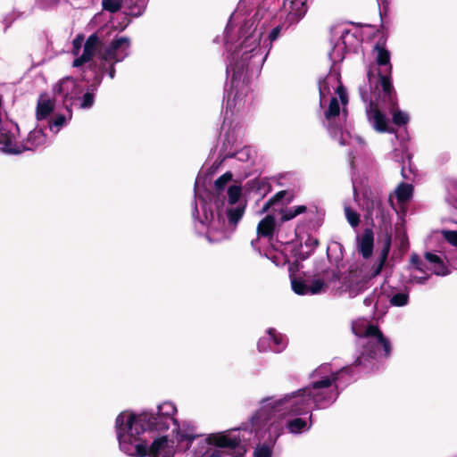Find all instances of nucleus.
<instances>
[{
    "instance_id": "obj_1",
    "label": "nucleus",
    "mask_w": 457,
    "mask_h": 457,
    "mask_svg": "<svg viewBox=\"0 0 457 457\" xmlns=\"http://www.w3.org/2000/svg\"><path fill=\"white\" fill-rule=\"evenodd\" d=\"M344 370L336 371L330 364H322L311 374L309 386L279 399H262L251 419L252 428L256 433L264 428L268 439L274 443L283 432L285 417L310 415L312 405L325 409L337 400L339 395L337 382Z\"/></svg>"
},
{
    "instance_id": "obj_2",
    "label": "nucleus",
    "mask_w": 457,
    "mask_h": 457,
    "mask_svg": "<svg viewBox=\"0 0 457 457\" xmlns=\"http://www.w3.org/2000/svg\"><path fill=\"white\" fill-rule=\"evenodd\" d=\"M232 178V173L227 171L214 181L210 201L200 199L202 214L196 204L194 207L193 217L198 220L195 229L205 234L210 242L228 237L245 213V204L240 200L242 188L238 185H228Z\"/></svg>"
},
{
    "instance_id": "obj_3",
    "label": "nucleus",
    "mask_w": 457,
    "mask_h": 457,
    "mask_svg": "<svg viewBox=\"0 0 457 457\" xmlns=\"http://www.w3.org/2000/svg\"><path fill=\"white\" fill-rule=\"evenodd\" d=\"M266 11L258 9L253 14H248L242 21L239 28L238 45L231 53L234 60L247 62L252 69L259 71L266 61L272 47L281 33L290 26L285 22L274 27L269 33L267 38L262 40L269 20Z\"/></svg>"
},
{
    "instance_id": "obj_4",
    "label": "nucleus",
    "mask_w": 457,
    "mask_h": 457,
    "mask_svg": "<svg viewBox=\"0 0 457 457\" xmlns=\"http://www.w3.org/2000/svg\"><path fill=\"white\" fill-rule=\"evenodd\" d=\"M320 105L324 109L323 125L330 136L339 145L352 144L349 132H343L346 121L348 97L341 81L339 73L331 71L322 80L319 81Z\"/></svg>"
},
{
    "instance_id": "obj_5",
    "label": "nucleus",
    "mask_w": 457,
    "mask_h": 457,
    "mask_svg": "<svg viewBox=\"0 0 457 457\" xmlns=\"http://www.w3.org/2000/svg\"><path fill=\"white\" fill-rule=\"evenodd\" d=\"M352 329L358 338L356 344L360 352L354 361L355 366L372 370L378 361L389 356L390 341L378 327L370 324L367 320L359 319L353 322Z\"/></svg>"
},
{
    "instance_id": "obj_6",
    "label": "nucleus",
    "mask_w": 457,
    "mask_h": 457,
    "mask_svg": "<svg viewBox=\"0 0 457 457\" xmlns=\"http://www.w3.org/2000/svg\"><path fill=\"white\" fill-rule=\"evenodd\" d=\"M146 415L121 411L115 420V431L120 450L132 457H145L147 454V443L142 438L145 431Z\"/></svg>"
},
{
    "instance_id": "obj_7",
    "label": "nucleus",
    "mask_w": 457,
    "mask_h": 457,
    "mask_svg": "<svg viewBox=\"0 0 457 457\" xmlns=\"http://www.w3.org/2000/svg\"><path fill=\"white\" fill-rule=\"evenodd\" d=\"M227 75L231 77V87L228 94L226 113L231 114L245 110L251 105L252 96L249 95V87L245 83L248 72L257 71L250 67L247 62L234 60V54L228 57Z\"/></svg>"
},
{
    "instance_id": "obj_8",
    "label": "nucleus",
    "mask_w": 457,
    "mask_h": 457,
    "mask_svg": "<svg viewBox=\"0 0 457 457\" xmlns=\"http://www.w3.org/2000/svg\"><path fill=\"white\" fill-rule=\"evenodd\" d=\"M177 413L176 405L170 401H164L157 405L154 417L149 421L156 430L165 431L171 429V433L181 448L187 449L192 441L197 436L195 428L190 421L179 422L175 419Z\"/></svg>"
},
{
    "instance_id": "obj_9",
    "label": "nucleus",
    "mask_w": 457,
    "mask_h": 457,
    "mask_svg": "<svg viewBox=\"0 0 457 457\" xmlns=\"http://www.w3.org/2000/svg\"><path fill=\"white\" fill-rule=\"evenodd\" d=\"M242 428H235L208 435L205 443L209 447L203 457H242L246 452L245 441L250 436L241 435ZM246 432V429H243Z\"/></svg>"
},
{
    "instance_id": "obj_10",
    "label": "nucleus",
    "mask_w": 457,
    "mask_h": 457,
    "mask_svg": "<svg viewBox=\"0 0 457 457\" xmlns=\"http://www.w3.org/2000/svg\"><path fill=\"white\" fill-rule=\"evenodd\" d=\"M374 52L376 54L377 64L381 67L379 71V84L383 89L384 97L393 105L391 110L393 122L398 126L405 125L409 121V115L395 107L394 88L388 76L392 69L390 64V54L386 49L378 45L375 46Z\"/></svg>"
},
{
    "instance_id": "obj_11",
    "label": "nucleus",
    "mask_w": 457,
    "mask_h": 457,
    "mask_svg": "<svg viewBox=\"0 0 457 457\" xmlns=\"http://www.w3.org/2000/svg\"><path fill=\"white\" fill-rule=\"evenodd\" d=\"M56 98H61L64 106L71 104V108L82 93L80 86L71 77H66L58 81L53 87Z\"/></svg>"
},
{
    "instance_id": "obj_12",
    "label": "nucleus",
    "mask_w": 457,
    "mask_h": 457,
    "mask_svg": "<svg viewBox=\"0 0 457 457\" xmlns=\"http://www.w3.org/2000/svg\"><path fill=\"white\" fill-rule=\"evenodd\" d=\"M130 40L127 37H120L112 41L99 58L107 62H119L129 54Z\"/></svg>"
},
{
    "instance_id": "obj_13",
    "label": "nucleus",
    "mask_w": 457,
    "mask_h": 457,
    "mask_svg": "<svg viewBox=\"0 0 457 457\" xmlns=\"http://www.w3.org/2000/svg\"><path fill=\"white\" fill-rule=\"evenodd\" d=\"M19 127L12 121L0 125V150L9 154H19Z\"/></svg>"
},
{
    "instance_id": "obj_14",
    "label": "nucleus",
    "mask_w": 457,
    "mask_h": 457,
    "mask_svg": "<svg viewBox=\"0 0 457 457\" xmlns=\"http://www.w3.org/2000/svg\"><path fill=\"white\" fill-rule=\"evenodd\" d=\"M366 115L370 125L379 133H394L389 126V120L372 101L366 104Z\"/></svg>"
},
{
    "instance_id": "obj_15",
    "label": "nucleus",
    "mask_w": 457,
    "mask_h": 457,
    "mask_svg": "<svg viewBox=\"0 0 457 457\" xmlns=\"http://www.w3.org/2000/svg\"><path fill=\"white\" fill-rule=\"evenodd\" d=\"M307 12V0H284L282 13L287 26L296 24Z\"/></svg>"
},
{
    "instance_id": "obj_16",
    "label": "nucleus",
    "mask_w": 457,
    "mask_h": 457,
    "mask_svg": "<svg viewBox=\"0 0 457 457\" xmlns=\"http://www.w3.org/2000/svg\"><path fill=\"white\" fill-rule=\"evenodd\" d=\"M287 345V338L277 333L275 329L269 328L267 334L261 337L258 342V349L260 352L272 351L280 353Z\"/></svg>"
},
{
    "instance_id": "obj_17",
    "label": "nucleus",
    "mask_w": 457,
    "mask_h": 457,
    "mask_svg": "<svg viewBox=\"0 0 457 457\" xmlns=\"http://www.w3.org/2000/svg\"><path fill=\"white\" fill-rule=\"evenodd\" d=\"M291 286L293 291L300 295H318L323 293L326 288L324 281L320 278H315L310 285L301 278L291 276Z\"/></svg>"
},
{
    "instance_id": "obj_18",
    "label": "nucleus",
    "mask_w": 457,
    "mask_h": 457,
    "mask_svg": "<svg viewBox=\"0 0 457 457\" xmlns=\"http://www.w3.org/2000/svg\"><path fill=\"white\" fill-rule=\"evenodd\" d=\"M175 453L174 441L165 436H160L147 445V454L150 457H173Z\"/></svg>"
},
{
    "instance_id": "obj_19",
    "label": "nucleus",
    "mask_w": 457,
    "mask_h": 457,
    "mask_svg": "<svg viewBox=\"0 0 457 457\" xmlns=\"http://www.w3.org/2000/svg\"><path fill=\"white\" fill-rule=\"evenodd\" d=\"M47 143V137L44 129L36 127L32 129L21 143H19V154L23 151H33L37 148L46 145Z\"/></svg>"
},
{
    "instance_id": "obj_20",
    "label": "nucleus",
    "mask_w": 457,
    "mask_h": 457,
    "mask_svg": "<svg viewBox=\"0 0 457 457\" xmlns=\"http://www.w3.org/2000/svg\"><path fill=\"white\" fill-rule=\"evenodd\" d=\"M101 45V40L96 33L90 35L84 44L83 53L73 61V67H79L89 62L96 54Z\"/></svg>"
},
{
    "instance_id": "obj_21",
    "label": "nucleus",
    "mask_w": 457,
    "mask_h": 457,
    "mask_svg": "<svg viewBox=\"0 0 457 457\" xmlns=\"http://www.w3.org/2000/svg\"><path fill=\"white\" fill-rule=\"evenodd\" d=\"M413 187L411 184L407 183H401L398 185V187L395 189V191L390 194L389 195V204L391 207L396 211L397 205L395 202L396 200V203L399 204H403L406 202H408L411 196H412Z\"/></svg>"
},
{
    "instance_id": "obj_22",
    "label": "nucleus",
    "mask_w": 457,
    "mask_h": 457,
    "mask_svg": "<svg viewBox=\"0 0 457 457\" xmlns=\"http://www.w3.org/2000/svg\"><path fill=\"white\" fill-rule=\"evenodd\" d=\"M424 264L420 257L413 254L411 257L409 281L411 283L424 284L429 278V274L424 270Z\"/></svg>"
},
{
    "instance_id": "obj_23",
    "label": "nucleus",
    "mask_w": 457,
    "mask_h": 457,
    "mask_svg": "<svg viewBox=\"0 0 457 457\" xmlns=\"http://www.w3.org/2000/svg\"><path fill=\"white\" fill-rule=\"evenodd\" d=\"M55 107V101L47 94H41L38 96L36 107V119L37 120H43L47 119Z\"/></svg>"
},
{
    "instance_id": "obj_24",
    "label": "nucleus",
    "mask_w": 457,
    "mask_h": 457,
    "mask_svg": "<svg viewBox=\"0 0 457 457\" xmlns=\"http://www.w3.org/2000/svg\"><path fill=\"white\" fill-rule=\"evenodd\" d=\"M357 249L361 256L368 259L371 256L374 246V235L371 229L366 228L356 238Z\"/></svg>"
},
{
    "instance_id": "obj_25",
    "label": "nucleus",
    "mask_w": 457,
    "mask_h": 457,
    "mask_svg": "<svg viewBox=\"0 0 457 457\" xmlns=\"http://www.w3.org/2000/svg\"><path fill=\"white\" fill-rule=\"evenodd\" d=\"M312 414L309 415L308 419H303L300 417L294 418L290 420H284V428L287 427L292 434H301L308 431L312 426ZM286 417L284 418V420Z\"/></svg>"
},
{
    "instance_id": "obj_26",
    "label": "nucleus",
    "mask_w": 457,
    "mask_h": 457,
    "mask_svg": "<svg viewBox=\"0 0 457 457\" xmlns=\"http://www.w3.org/2000/svg\"><path fill=\"white\" fill-rule=\"evenodd\" d=\"M425 259L428 262L426 268L430 270L432 273L437 276H445L449 274V270L440 256L432 253H427L425 254Z\"/></svg>"
},
{
    "instance_id": "obj_27",
    "label": "nucleus",
    "mask_w": 457,
    "mask_h": 457,
    "mask_svg": "<svg viewBox=\"0 0 457 457\" xmlns=\"http://www.w3.org/2000/svg\"><path fill=\"white\" fill-rule=\"evenodd\" d=\"M64 107L66 109V114H57L48 121L49 129L54 134H57L60 129L66 126L69 120H71L72 111L71 108V104H66Z\"/></svg>"
},
{
    "instance_id": "obj_28",
    "label": "nucleus",
    "mask_w": 457,
    "mask_h": 457,
    "mask_svg": "<svg viewBox=\"0 0 457 457\" xmlns=\"http://www.w3.org/2000/svg\"><path fill=\"white\" fill-rule=\"evenodd\" d=\"M274 228L275 219L270 215H267L259 222L257 227V234L259 237H268L272 236Z\"/></svg>"
},
{
    "instance_id": "obj_29",
    "label": "nucleus",
    "mask_w": 457,
    "mask_h": 457,
    "mask_svg": "<svg viewBox=\"0 0 457 457\" xmlns=\"http://www.w3.org/2000/svg\"><path fill=\"white\" fill-rule=\"evenodd\" d=\"M390 245H391V242H390V237H389L386 240V242L385 243V245L379 253L376 266L372 270L371 275L373 277L378 276L381 272V270L386 262V259H387V256H388V253L390 251Z\"/></svg>"
},
{
    "instance_id": "obj_30",
    "label": "nucleus",
    "mask_w": 457,
    "mask_h": 457,
    "mask_svg": "<svg viewBox=\"0 0 457 457\" xmlns=\"http://www.w3.org/2000/svg\"><path fill=\"white\" fill-rule=\"evenodd\" d=\"M409 302V294L405 291H400L392 294V295L389 297V303L391 305L395 307H403L407 305Z\"/></svg>"
},
{
    "instance_id": "obj_31",
    "label": "nucleus",
    "mask_w": 457,
    "mask_h": 457,
    "mask_svg": "<svg viewBox=\"0 0 457 457\" xmlns=\"http://www.w3.org/2000/svg\"><path fill=\"white\" fill-rule=\"evenodd\" d=\"M306 211V206L304 205H297V206H292L286 210H284L281 213V220L282 221H287L294 218H295L297 215L304 212Z\"/></svg>"
},
{
    "instance_id": "obj_32",
    "label": "nucleus",
    "mask_w": 457,
    "mask_h": 457,
    "mask_svg": "<svg viewBox=\"0 0 457 457\" xmlns=\"http://www.w3.org/2000/svg\"><path fill=\"white\" fill-rule=\"evenodd\" d=\"M365 284L363 281L352 282L346 286L344 292L348 295L349 298H354L365 290Z\"/></svg>"
},
{
    "instance_id": "obj_33",
    "label": "nucleus",
    "mask_w": 457,
    "mask_h": 457,
    "mask_svg": "<svg viewBox=\"0 0 457 457\" xmlns=\"http://www.w3.org/2000/svg\"><path fill=\"white\" fill-rule=\"evenodd\" d=\"M77 101H79V108L89 109L94 104L95 93L93 91H87L82 97H79V96Z\"/></svg>"
},
{
    "instance_id": "obj_34",
    "label": "nucleus",
    "mask_w": 457,
    "mask_h": 457,
    "mask_svg": "<svg viewBox=\"0 0 457 457\" xmlns=\"http://www.w3.org/2000/svg\"><path fill=\"white\" fill-rule=\"evenodd\" d=\"M344 210L345 218L349 224L353 228L357 227L360 223V215L353 209H352L350 206L346 204L345 205Z\"/></svg>"
},
{
    "instance_id": "obj_35",
    "label": "nucleus",
    "mask_w": 457,
    "mask_h": 457,
    "mask_svg": "<svg viewBox=\"0 0 457 457\" xmlns=\"http://www.w3.org/2000/svg\"><path fill=\"white\" fill-rule=\"evenodd\" d=\"M240 12L239 11H237L235 13H233L229 19V21L228 23V26L225 29V36H224V39H225V44L228 46L229 43H231L233 37L231 36V28H232V24L235 21L238 20L239 19V16H240Z\"/></svg>"
},
{
    "instance_id": "obj_36",
    "label": "nucleus",
    "mask_w": 457,
    "mask_h": 457,
    "mask_svg": "<svg viewBox=\"0 0 457 457\" xmlns=\"http://www.w3.org/2000/svg\"><path fill=\"white\" fill-rule=\"evenodd\" d=\"M272 455V449L271 446L262 444L258 445L253 452L254 457H271Z\"/></svg>"
},
{
    "instance_id": "obj_37",
    "label": "nucleus",
    "mask_w": 457,
    "mask_h": 457,
    "mask_svg": "<svg viewBox=\"0 0 457 457\" xmlns=\"http://www.w3.org/2000/svg\"><path fill=\"white\" fill-rule=\"evenodd\" d=\"M441 234L450 245L457 248V231L443 229Z\"/></svg>"
},
{
    "instance_id": "obj_38",
    "label": "nucleus",
    "mask_w": 457,
    "mask_h": 457,
    "mask_svg": "<svg viewBox=\"0 0 457 457\" xmlns=\"http://www.w3.org/2000/svg\"><path fill=\"white\" fill-rule=\"evenodd\" d=\"M103 7L111 12H115L120 10V4L116 0H103Z\"/></svg>"
},
{
    "instance_id": "obj_39",
    "label": "nucleus",
    "mask_w": 457,
    "mask_h": 457,
    "mask_svg": "<svg viewBox=\"0 0 457 457\" xmlns=\"http://www.w3.org/2000/svg\"><path fill=\"white\" fill-rule=\"evenodd\" d=\"M83 41H84V38H83V36H81V35L77 36L73 39V42H72V46H73L72 54L74 55H78L79 54L80 47H81V46L83 44Z\"/></svg>"
},
{
    "instance_id": "obj_40",
    "label": "nucleus",
    "mask_w": 457,
    "mask_h": 457,
    "mask_svg": "<svg viewBox=\"0 0 457 457\" xmlns=\"http://www.w3.org/2000/svg\"><path fill=\"white\" fill-rule=\"evenodd\" d=\"M235 156L237 160L245 162L250 158L251 151L249 148L245 147V148L239 150L238 152H237Z\"/></svg>"
},
{
    "instance_id": "obj_41",
    "label": "nucleus",
    "mask_w": 457,
    "mask_h": 457,
    "mask_svg": "<svg viewBox=\"0 0 457 457\" xmlns=\"http://www.w3.org/2000/svg\"><path fill=\"white\" fill-rule=\"evenodd\" d=\"M364 304L366 306H371V305H374L376 306L377 304V300H376V296L375 295H369L367 296L364 301H363Z\"/></svg>"
},
{
    "instance_id": "obj_42",
    "label": "nucleus",
    "mask_w": 457,
    "mask_h": 457,
    "mask_svg": "<svg viewBox=\"0 0 457 457\" xmlns=\"http://www.w3.org/2000/svg\"><path fill=\"white\" fill-rule=\"evenodd\" d=\"M318 244H319L318 240L315 238H312V237H308V239L305 242L306 245H309L312 247H316L318 245Z\"/></svg>"
},
{
    "instance_id": "obj_43",
    "label": "nucleus",
    "mask_w": 457,
    "mask_h": 457,
    "mask_svg": "<svg viewBox=\"0 0 457 457\" xmlns=\"http://www.w3.org/2000/svg\"><path fill=\"white\" fill-rule=\"evenodd\" d=\"M275 201V199H270L267 203H265L261 212H266L270 209V207L274 204Z\"/></svg>"
},
{
    "instance_id": "obj_44",
    "label": "nucleus",
    "mask_w": 457,
    "mask_h": 457,
    "mask_svg": "<svg viewBox=\"0 0 457 457\" xmlns=\"http://www.w3.org/2000/svg\"><path fill=\"white\" fill-rule=\"evenodd\" d=\"M115 62H111V66L109 68V71H108V75L111 79H113L114 76H115V69L113 67Z\"/></svg>"
},
{
    "instance_id": "obj_45",
    "label": "nucleus",
    "mask_w": 457,
    "mask_h": 457,
    "mask_svg": "<svg viewBox=\"0 0 457 457\" xmlns=\"http://www.w3.org/2000/svg\"><path fill=\"white\" fill-rule=\"evenodd\" d=\"M361 96L362 100L366 102L367 99H366V96H365V95H364V93L362 91H361Z\"/></svg>"
},
{
    "instance_id": "obj_46",
    "label": "nucleus",
    "mask_w": 457,
    "mask_h": 457,
    "mask_svg": "<svg viewBox=\"0 0 457 457\" xmlns=\"http://www.w3.org/2000/svg\"><path fill=\"white\" fill-rule=\"evenodd\" d=\"M199 181H200V178H199V177H197V178H196V180H195V187L198 186Z\"/></svg>"
},
{
    "instance_id": "obj_47",
    "label": "nucleus",
    "mask_w": 457,
    "mask_h": 457,
    "mask_svg": "<svg viewBox=\"0 0 457 457\" xmlns=\"http://www.w3.org/2000/svg\"><path fill=\"white\" fill-rule=\"evenodd\" d=\"M355 140H357L360 144L362 143V140L361 138H359V137H356Z\"/></svg>"
},
{
    "instance_id": "obj_48",
    "label": "nucleus",
    "mask_w": 457,
    "mask_h": 457,
    "mask_svg": "<svg viewBox=\"0 0 457 457\" xmlns=\"http://www.w3.org/2000/svg\"><path fill=\"white\" fill-rule=\"evenodd\" d=\"M272 345V344H271V341H266V342H265V345Z\"/></svg>"
},
{
    "instance_id": "obj_49",
    "label": "nucleus",
    "mask_w": 457,
    "mask_h": 457,
    "mask_svg": "<svg viewBox=\"0 0 457 457\" xmlns=\"http://www.w3.org/2000/svg\"><path fill=\"white\" fill-rule=\"evenodd\" d=\"M370 76H371L370 71H368V77H369L370 80Z\"/></svg>"
},
{
    "instance_id": "obj_50",
    "label": "nucleus",
    "mask_w": 457,
    "mask_h": 457,
    "mask_svg": "<svg viewBox=\"0 0 457 457\" xmlns=\"http://www.w3.org/2000/svg\"><path fill=\"white\" fill-rule=\"evenodd\" d=\"M378 2H384L385 0H377Z\"/></svg>"
}]
</instances>
